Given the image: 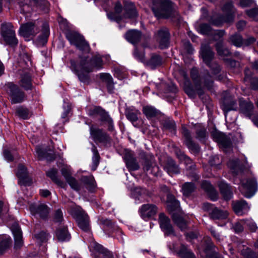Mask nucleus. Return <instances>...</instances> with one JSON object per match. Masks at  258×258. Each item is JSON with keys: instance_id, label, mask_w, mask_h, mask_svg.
I'll return each mask as SVG.
<instances>
[{"instance_id": "nucleus-15", "label": "nucleus", "mask_w": 258, "mask_h": 258, "mask_svg": "<svg viewBox=\"0 0 258 258\" xmlns=\"http://www.w3.org/2000/svg\"><path fill=\"white\" fill-rule=\"evenodd\" d=\"M76 220L79 227L82 230L85 231L89 230V218L86 214L80 212L76 215Z\"/></svg>"}, {"instance_id": "nucleus-45", "label": "nucleus", "mask_w": 258, "mask_h": 258, "mask_svg": "<svg viewBox=\"0 0 258 258\" xmlns=\"http://www.w3.org/2000/svg\"><path fill=\"white\" fill-rule=\"evenodd\" d=\"M241 252L244 258H257L255 253L247 247L243 249Z\"/></svg>"}, {"instance_id": "nucleus-22", "label": "nucleus", "mask_w": 258, "mask_h": 258, "mask_svg": "<svg viewBox=\"0 0 258 258\" xmlns=\"http://www.w3.org/2000/svg\"><path fill=\"white\" fill-rule=\"evenodd\" d=\"M233 208L234 212L238 215H242L247 212L249 208L244 201L237 202L233 204Z\"/></svg>"}, {"instance_id": "nucleus-55", "label": "nucleus", "mask_w": 258, "mask_h": 258, "mask_svg": "<svg viewBox=\"0 0 258 258\" xmlns=\"http://www.w3.org/2000/svg\"><path fill=\"white\" fill-rule=\"evenodd\" d=\"M239 161L238 159L236 160L229 161L228 163V166L231 169L235 170L237 169L239 165Z\"/></svg>"}, {"instance_id": "nucleus-63", "label": "nucleus", "mask_w": 258, "mask_h": 258, "mask_svg": "<svg viewBox=\"0 0 258 258\" xmlns=\"http://www.w3.org/2000/svg\"><path fill=\"white\" fill-rule=\"evenodd\" d=\"M252 3V0H240L239 4L241 7H246L250 6Z\"/></svg>"}, {"instance_id": "nucleus-28", "label": "nucleus", "mask_w": 258, "mask_h": 258, "mask_svg": "<svg viewBox=\"0 0 258 258\" xmlns=\"http://www.w3.org/2000/svg\"><path fill=\"white\" fill-rule=\"evenodd\" d=\"M200 31L203 34H210L215 33L220 37L223 36L224 32L222 31H213L210 26L207 24H202L200 26Z\"/></svg>"}, {"instance_id": "nucleus-42", "label": "nucleus", "mask_w": 258, "mask_h": 258, "mask_svg": "<svg viewBox=\"0 0 258 258\" xmlns=\"http://www.w3.org/2000/svg\"><path fill=\"white\" fill-rule=\"evenodd\" d=\"M17 175L21 180H24V179L27 177V170L23 165H20L19 166Z\"/></svg>"}, {"instance_id": "nucleus-30", "label": "nucleus", "mask_w": 258, "mask_h": 258, "mask_svg": "<svg viewBox=\"0 0 258 258\" xmlns=\"http://www.w3.org/2000/svg\"><path fill=\"white\" fill-rule=\"evenodd\" d=\"M56 236L60 241H68L70 239V235L66 228H59L56 231Z\"/></svg>"}, {"instance_id": "nucleus-27", "label": "nucleus", "mask_w": 258, "mask_h": 258, "mask_svg": "<svg viewBox=\"0 0 258 258\" xmlns=\"http://www.w3.org/2000/svg\"><path fill=\"white\" fill-rule=\"evenodd\" d=\"M218 186L224 198L226 200L230 199L232 197V193L229 185L225 182L221 181L219 183Z\"/></svg>"}, {"instance_id": "nucleus-33", "label": "nucleus", "mask_w": 258, "mask_h": 258, "mask_svg": "<svg viewBox=\"0 0 258 258\" xmlns=\"http://www.w3.org/2000/svg\"><path fill=\"white\" fill-rule=\"evenodd\" d=\"M100 78L107 84V88L109 91H111L113 89V81L112 78L109 74H101L100 75Z\"/></svg>"}, {"instance_id": "nucleus-14", "label": "nucleus", "mask_w": 258, "mask_h": 258, "mask_svg": "<svg viewBox=\"0 0 258 258\" xmlns=\"http://www.w3.org/2000/svg\"><path fill=\"white\" fill-rule=\"evenodd\" d=\"M157 212V208L154 205L145 204L140 209L141 216L146 219L154 216Z\"/></svg>"}, {"instance_id": "nucleus-64", "label": "nucleus", "mask_w": 258, "mask_h": 258, "mask_svg": "<svg viewBox=\"0 0 258 258\" xmlns=\"http://www.w3.org/2000/svg\"><path fill=\"white\" fill-rule=\"evenodd\" d=\"M246 22L245 21H239L236 24V27L238 30H242L246 25Z\"/></svg>"}, {"instance_id": "nucleus-31", "label": "nucleus", "mask_w": 258, "mask_h": 258, "mask_svg": "<svg viewBox=\"0 0 258 258\" xmlns=\"http://www.w3.org/2000/svg\"><path fill=\"white\" fill-rule=\"evenodd\" d=\"M173 249L177 251L178 254L183 258H195V255L192 252L188 250L186 247L184 246H182V248L180 250H178L175 247H173Z\"/></svg>"}, {"instance_id": "nucleus-2", "label": "nucleus", "mask_w": 258, "mask_h": 258, "mask_svg": "<svg viewBox=\"0 0 258 258\" xmlns=\"http://www.w3.org/2000/svg\"><path fill=\"white\" fill-rule=\"evenodd\" d=\"M156 17L158 18H168L172 10V5L169 0H156L152 8Z\"/></svg>"}, {"instance_id": "nucleus-34", "label": "nucleus", "mask_w": 258, "mask_h": 258, "mask_svg": "<svg viewBox=\"0 0 258 258\" xmlns=\"http://www.w3.org/2000/svg\"><path fill=\"white\" fill-rule=\"evenodd\" d=\"M195 185L191 182L185 183L182 185L183 194L185 196H188L195 189Z\"/></svg>"}, {"instance_id": "nucleus-18", "label": "nucleus", "mask_w": 258, "mask_h": 258, "mask_svg": "<svg viewBox=\"0 0 258 258\" xmlns=\"http://www.w3.org/2000/svg\"><path fill=\"white\" fill-rule=\"evenodd\" d=\"M157 41L159 43L160 47L164 48L168 45L169 32L167 29H162L158 31L157 34Z\"/></svg>"}, {"instance_id": "nucleus-4", "label": "nucleus", "mask_w": 258, "mask_h": 258, "mask_svg": "<svg viewBox=\"0 0 258 258\" xmlns=\"http://www.w3.org/2000/svg\"><path fill=\"white\" fill-rule=\"evenodd\" d=\"M2 35L7 44L11 46L17 45L18 41L16 37L13 26L11 23L2 24Z\"/></svg>"}, {"instance_id": "nucleus-59", "label": "nucleus", "mask_w": 258, "mask_h": 258, "mask_svg": "<svg viewBox=\"0 0 258 258\" xmlns=\"http://www.w3.org/2000/svg\"><path fill=\"white\" fill-rule=\"evenodd\" d=\"M36 153L39 159H42L44 157H45L44 156L43 151L39 146L36 147Z\"/></svg>"}, {"instance_id": "nucleus-43", "label": "nucleus", "mask_w": 258, "mask_h": 258, "mask_svg": "<svg viewBox=\"0 0 258 258\" xmlns=\"http://www.w3.org/2000/svg\"><path fill=\"white\" fill-rule=\"evenodd\" d=\"M140 114V112L138 110L133 111L132 110H128L126 112V116L128 119L130 121L134 122L138 120V114Z\"/></svg>"}, {"instance_id": "nucleus-48", "label": "nucleus", "mask_w": 258, "mask_h": 258, "mask_svg": "<svg viewBox=\"0 0 258 258\" xmlns=\"http://www.w3.org/2000/svg\"><path fill=\"white\" fill-rule=\"evenodd\" d=\"M67 181L73 189L76 190H78L80 189V186L79 183L73 177L67 180Z\"/></svg>"}, {"instance_id": "nucleus-17", "label": "nucleus", "mask_w": 258, "mask_h": 258, "mask_svg": "<svg viewBox=\"0 0 258 258\" xmlns=\"http://www.w3.org/2000/svg\"><path fill=\"white\" fill-rule=\"evenodd\" d=\"M182 133L185 138V144L187 146V147L190 150L195 152L199 151V146L192 142L189 132L184 125H182Z\"/></svg>"}, {"instance_id": "nucleus-25", "label": "nucleus", "mask_w": 258, "mask_h": 258, "mask_svg": "<svg viewBox=\"0 0 258 258\" xmlns=\"http://www.w3.org/2000/svg\"><path fill=\"white\" fill-rule=\"evenodd\" d=\"M164 168L170 175L179 173L178 166L175 164L174 161L171 158L168 159Z\"/></svg>"}, {"instance_id": "nucleus-29", "label": "nucleus", "mask_w": 258, "mask_h": 258, "mask_svg": "<svg viewBox=\"0 0 258 258\" xmlns=\"http://www.w3.org/2000/svg\"><path fill=\"white\" fill-rule=\"evenodd\" d=\"M217 140L220 144V148L224 149L230 148L231 145V141L230 139L225 137V135L222 134H219Z\"/></svg>"}, {"instance_id": "nucleus-32", "label": "nucleus", "mask_w": 258, "mask_h": 258, "mask_svg": "<svg viewBox=\"0 0 258 258\" xmlns=\"http://www.w3.org/2000/svg\"><path fill=\"white\" fill-rule=\"evenodd\" d=\"M172 219L174 222L177 224L181 230L185 229L186 228V223L184 219L179 215L173 213L172 215Z\"/></svg>"}, {"instance_id": "nucleus-61", "label": "nucleus", "mask_w": 258, "mask_h": 258, "mask_svg": "<svg viewBox=\"0 0 258 258\" xmlns=\"http://www.w3.org/2000/svg\"><path fill=\"white\" fill-rule=\"evenodd\" d=\"M43 41L46 42L47 40V38L49 36V28L47 25H45L44 27V30H43Z\"/></svg>"}, {"instance_id": "nucleus-49", "label": "nucleus", "mask_w": 258, "mask_h": 258, "mask_svg": "<svg viewBox=\"0 0 258 258\" xmlns=\"http://www.w3.org/2000/svg\"><path fill=\"white\" fill-rule=\"evenodd\" d=\"M62 175L64 177L66 180H68L71 176V172L70 167L68 166H64L61 170Z\"/></svg>"}, {"instance_id": "nucleus-1", "label": "nucleus", "mask_w": 258, "mask_h": 258, "mask_svg": "<svg viewBox=\"0 0 258 258\" xmlns=\"http://www.w3.org/2000/svg\"><path fill=\"white\" fill-rule=\"evenodd\" d=\"M102 60L99 55H95L90 62L86 59L81 60L80 63L74 66L76 73L80 80L83 82H87L89 80L88 73L92 71L93 68L99 69L102 67Z\"/></svg>"}, {"instance_id": "nucleus-54", "label": "nucleus", "mask_w": 258, "mask_h": 258, "mask_svg": "<svg viewBox=\"0 0 258 258\" xmlns=\"http://www.w3.org/2000/svg\"><path fill=\"white\" fill-rule=\"evenodd\" d=\"M134 56L141 61L144 62V53L142 51H139L138 49H136L134 52Z\"/></svg>"}, {"instance_id": "nucleus-20", "label": "nucleus", "mask_w": 258, "mask_h": 258, "mask_svg": "<svg viewBox=\"0 0 258 258\" xmlns=\"http://www.w3.org/2000/svg\"><path fill=\"white\" fill-rule=\"evenodd\" d=\"M201 54L203 57L204 61L209 65L210 61L213 58L214 54L210 47L208 45H202Z\"/></svg>"}, {"instance_id": "nucleus-23", "label": "nucleus", "mask_w": 258, "mask_h": 258, "mask_svg": "<svg viewBox=\"0 0 258 258\" xmlns=\"http://www.w3.org/2000/svg\"><path fill=\"white\" fill-rule=\"evenodd\" d=\"M19 86L26 90H31L32 88L31 79L28 74L21 75L19 81Z\"/></svg>"}, {"instance_id": "nucleus-19", "label": "nucleus", "mask_w": 258, "mask_h": 258, "mask_svg": "<svg viewBox=\"0 0 258 258\" xmlns=\"http://www.w3.org/2000/svg\"><path fill=\"white\" fill-rule=\"evenodd\" d=\"M201 187L207 193L212 200L215 201L217 199L218 193L209 182L203 181L202 183Z\"/></svg>"}, {"instance_id": "nucleus-53", "label": "nucleus", "mask_w": 258, "mask_h": 258, "mask_svg": "<svg viewBox=\"0 0 258 258\" xmlns=\"http://www.w3.org/2000/svg\"><path fill=\"white\" fill-rule=\"evenodd\" d=\"M256 39L252 36H249L246 39L243 40L242 46H248L253 43Z\"/></svg>"}, {"instance_id": "nucleus-24", "label": "nucleus", "mask_w": 258, "mask_h": 258, "mask_svg": "<svg viewBox=\"0 0 258 258\" xmlns=\"http://www.w3.org/2000/svg\"><path fill=\"white\" fill-rule=\"evenodd\" d=\"M240 108L241 112L246 116L250 117L252 115L253 105L251 102L241 101Z\"/></svg>"}, {"instance_id": "nucleus-56", "label": "nucleus", "mask_w": 258, "mask_h": 258, "mask_svg": "<svg viewBox=\"0 0 258 258\" xmlns=\"http://www.w3.org/2000/svg\"><path fill=\"white\" fill-rule=\"evenodd\" d=\"M246 225L248 226L250 230L253 232L256 231L257 226L256 224L251 220H246Z\"/></svg>"}, {"instance_id": "nucleus-41", "label": "nucleus", "mask_w": 258, "mask_h": 258, "mask_svg": "<svg viewBox=\"0 0 258 258\" xmlns=\"http://www.w3.org/2000/svg\"><path fill=\"white\" fill-rule=\"evenodd\" d=\"M16 114L19 117L27 119L29 116V112L26 108L22 107H18L16 110Z\"/></svg>"}, {"instance_id": "nucleus-11", "label": "nucleus", "mask_w": 258, "mask_h": 258, "mask_svg": "<svg viewBox=\"0 0 258 258\" xmlns=\"http://www.w3.org/2000/svg\"><path fill=\"white\" fill-rule=\"evenodd\" d=\"M11 229L15 239V248H19L23 245L22 231L18 224L16 222L11 225Z\"/></svg>"}, {"instance_id": "nucleus-3", "label": "nucleus", "mask_w": 258, "mask_h": 258, "mask_svg": "<svg viewBox=\"0 0 258 258\" xmlns=\"http://www.w3.org/2000/svg\"><path fill=\"white\" fill-rule=\"evenodd\" d=\"M6 91L10 96L12 103H20L26 98L24 92L21 91L17 85L13 83H8L6 85Z\"/></svg>"}, {"instance_id": "nucleus-62", "label": "nucleus", "mask_w": 258, "mask_h": 258, "mask_svg": "<svg viewBox=\"0 0 258 258\" xmlns=\"http://www.w3.org/2000/svg\"><path fill=\"white\" fill-rule=\"evenodd\" d=\"M206 136L205 130L204 128L201 129L197 132V138L200 140L204 139Z\"/></svg>"}, {"instance_id": "nucleus-21", "label": "nucleus", "mask_w": 258, "mask_h": 258, "mask_svg": "<svg viewBox=\"0 0 258 258\" xmlns=\"http://www.w3.org/2000/svg\"><path fill=\"white\" fill-rule=\"evenodd\" d=\"M167 208L169 212L176 214L179 210V204L172 196H169L167 201Z\"/></svg>"}, {"instance_id": "nucleus-8", "label": "nucleus", "mask_w": 258, "mask_h": 258, "mask_svg": "<svg viewBox=\"0 0 258 258\" xmlns=\"http://www.w3.org/2000/svg\"><path fill=\"white\" fill-rule=\"evenodd\" d=\"M39 31L38 26L33 22L26 23L22 25L19 29V34L24 37L35 35Z\"/></svg>"}, {"instance_id": "nucleus-52", "label": "nucleus", "mask_w": 258, "mask_h": 258, "mask_svg": "<svg viewBox=\"0 0 258 258\" xmlns=\"http://www.w3.org/2000/svg\"><path fill=\"white\" fill-rule=\"evenodd\" d=\"M63 214L61 210L58 209L54 214V219L56 222H60L62 220Z\"/></svg>"}, {"instance_id": "nucleus-40", "label": "nucleus", "mask_w": 258, "mask_h": 258, "mask_svg": "<svg viewBox=\"0 0 258 258\" xmlns=\"http://www.w3.org/2000/svg\"><path fill=\"white\" fill-rule=\"evenodd\" d=\"M36 212L42 218H45L48 213V207L45 205H40L36 209Z\"/></svg>"}, {"instance_id": "nucleus-46", "label": "nucleus", "mask_w": 258, "mask_h": 258, "mask_svg": "<svg viewBox=\"0 0 258 258\" xmlns=\"http://www.w3.org/2000/svg\"><path fill=\"white\" fill-rule=\"evenodd\" d=\"M246 13L250 18L254 20H258V7L254 9L247 10L246 11Z\"/></svg>"}, {"instance_id": "nucleus-6", "label": "nucleus", "mask_w": 258, "mask_h": 258, "mask_svg": "<svg viewBox=\"0 0 258 258\" xmlns=\"http://www.w3.org/2000/svg\"><path fill=\"white\" fill-rule=\"evenodd\" d=\"M256 182L255 179L241 181V184L239 187L241 194L246 198H250L252 197L256 191Z\"/></svg>"}, {"instance_id": "nucleus-12", "label": "nucleus", "mask_w": 258, "mask_h": 258, "mask_svg": "<svg viewBox=\"0 0 258 258\" xmlns=\"http://www.w3.org/2000/svg\"><path fill=\"white\" fill-rule=\"evenodd\" d=\"M204 208L208 211L210 209H212V212L210 213V215L211 218L213 219H226L228 216V213L227 211L219 210L217 208L213 209L212 206L208 203L204 204Z\"/></svg>"}, {"instance_id": "nucleus-5", "label": "nucleus", "mask_w": 258, "mask_h": 258, "mask_svg": "<svg viewBox=\"0 0 258 258\" xmlns=\"http://www.w3.org/2000/svg\"><path fill=\"white\" fill-rule=\"evenodd\" d=\"M223 11L227 14L226 18L223 19L219 18V20L212 19L211 23L215 26H220L223 23H230L234 20V9L231 2H228L223 7Z\"/></svg>"}, {"instance_id": "nucleus-38", "label": "nucleus", "mask_w": 258, "mask_h": 258, "mask_svg": "<svg viewBox=\"0 0 258 258\" xmlns=\"http://www.w3.org/2000/svg\"><path fill=\"white\" fill-rule=\"evenodd\" d=\"M57 173L56 169H52L47 172V175L57 184L61 185L63 183L57 178Z\"/></svg>"}, {"instance_id": "nucleus-16", "label": "nucleus", "mask_w": 258, "mask_h": 258, "mask_svg": "<svg viewBox=\"0 0 258 258\" xmlns=\"http://www.w3.org/2000/svg\"><path fill=\"white\" fill-rule=\"evenodd\" d=\"M92 115H97L99 116V118L102 121H107L109 124V130H112L113 126H112V120L109 117L107 113L101 107H95L92 110Z\"/></svg>"}, {"instance_id": "nucleus-57", "label": "nucleus", "mask_w": 258, "mask_h": 258, "mask_svg": "<svg viewBox=\"0 0 258 258\" xmlns=\"http://www.w3.org/2000/svg\"><path fill=\"white\" fill-rule=\"evenodd\" d=\"M63 109L64 111L61 115V117L62 118H65L68 116V114L70 112L71 107L69 104H66V105L64 106Z\"/></svg>"}, {"instance_id": "nucleus-47", "label": "nucleus", "mask_w": 258, "mask_h": 258, "mask_svg": "<svg viewBox=\"0 0 258 258\" xmlns=\"http://www.w3.org/2000/svg\"><path fill=\"white\" fill-rule=\"evenodd\" d=\"M216 48L217 52L220 55H228L229 54V50L225 48L221 43L217 44Z\"/></svg>"}, {"instance_id": "nucleus-35", "label": "nucleus", "mask_w": 258, "mask_h": 258, "mask_svg": "<svg viewBox=\"0 0 258 258\" xmlns=\"http://www.w3.org/2000/svg\"><path fill=\"white\" fill-rule=\"evenodd\" d=\"M162 59L161 57L156 54L152 55L150 60L147 62V64L151 68H154L161 64Z\"/></svg>"}, {"instance_id": "nucleus-36", "label": "nucleus", "mask_w": 258, "mask_h": 258, "mask_svg": "<svg viewBox=\"0 0 258 258\" xmlns=\"http://www.w3.org/2000/svg\"><path fill=\"white\" fill-rule=\"evenodd\" d=\"M143 113L148 118H151L155 116L157 114V110L150 106H147L143 107Z\"/></svg>"}, {"instance_id": "nucleus-50", "label": "nucleus", "mask_w": 258, "mask_h": 258, "mask_svg": "<svg viewBox=\"0 0 258 258\" xmlns=\"http://www.w3.org/2000/svg\"><path fill=\"white\" fill-rule=\"evenodd\" d=\"M92 152L93 153V156L92 158V160H93V164L95 165V168L94 169L95 170L96 166L98 165V164L99 163V154L96 150V148L94 146H93V147L92 148Z\"/></svg>"}, {"instance_id": "nucleus-26", "label": "nucleus", "mask_w": 258, "mask_h": 258, "mask_svg": "<svg viewBox=\"0 0 258 258\" xmlns=\"http://www.w3.org/2000/svg\"><path fill=\"white\" fill-rule=\"evenodd\" d=\"M141 36L140 32L137 30L128 31L125 35L127 40L133 44H135L138 42L141 38Z\"/></svg>"}, {"instance_id": "nucleus-7", "label": "nucleus", "mask_w": 258, "mask_h": 258, "mask_svg": "<svg viewBox=\"0 0 258 258\" xmlns=\"http://www.w3.org/2000/svg\"><path fill=\"white\" fill-rule=\"evenodd\" d=\"M67 37L70 43L75 45L76 47L81 50L88 51L89 50V45L86 42L83 37L76 32H69L67 34Z\"/></svg>"}, {"instance_id": "nucleus-44", "label": "nucleus", "mask_w": 258, "mask_h": 258, "mask_svg": "<svg viewBox=\"0 0 258 258\" xmlns=\"http://www.w3.org/2000/svg\"><path fill=\"white\" fill-rule=\"evenodd\" d=\"M11 243V238L10 237H6L0 243V253L3 252L8 248Z\"/></svg>"}, {"instance_id": "nucleus-9", "label": "nucleus", "mask_w": 258, "mask_h": 258, "mask_svg": "<svg viewBox=\"0 0 258 258\" xmlns=\"http://www.w3.org/2000/svg\"><path fill=\"white\" fill-rule=\"evenodd\" d=\"M90 135L95 142L107 144L110 141V137L101 130L91 126L90 129Z\"/></svg>"}, {"instance_id": "nucleus-37", "label": "nucleus", "mask_w": 258, "mask_h": 258, "mask_svg": "<svg viewBox=\"0 0 258 258\" xmlns=\"http://www.w3.org/2000/svg\"><path fill=\"white\" fill-rule=\"evenodd\" d=\"M126 17L129 18H133L136 17L137 15V11L135 9L134 5L130 3L126 6Z\"/></svg>"}, {"instance_id": "nucleus-39", "label": "nucleus", "mask_w": 258, "mask_h": 258, "mask_svg": "<svg viewBox=\"0 0 258 258\" xmlns=\"http://www.w3.org/2000/svg\"><path fill=\"white\" fill-rule=\"evenodd\" d=\"M231 42L236 46H242L243 39L242 37L237 34L232 35L230 38Z\"/></svg>"}, {"instance_id": "nucleus-13", "label": "nucleus", "mask_w": 258, "mask_h": 258, "mask_svg": "<svg viewBox=\"0 0 258 258\" xmlns=\"http://www.w3.org/2000/svg\"><path fill=\"white\" fill-rule=\"evenodd\" d=\"M124 158L129 171L137 170L140 168V165L132 152H126L124 155Z\"/></svg>"}, {"instance_id": "nucleus-51", "label": "nucleus", "mask_w": 258, "mask_h": 258, "mask_svg": "<svg viewBox=\"0 0 258 258\" xmlns=\"http://www.w3.org/2000/svg\"><path fill=\"white\" fill-rule=\"evenodd\" d=\"M143 168L145 171H150V173L154 175L156 174L155 171L158 169L157 166H155L154 167H152L149 163H147L144 166Z\"/></svg>"}, {"instance_id": "nucleus-58", "label": "nucleus", "mask_w": 258, "mask_h": 258, "mask_svg": "<svg viewBox=\"0 0 258 258\" xmlns=\"http://www.w3.org/2000/svg\"><path fill=\"white\" fill-rule=\"evenodd\" d=\"M165 127L169 130H171V131H175V123L173 120L169 121L165 123Z\"/></svg>"}, {"instance_id": "nucleus-10", "label": "nucleus", "mask_w": 258, "mask_h": 258, "mask_svg": "<svg viewBox=\"0 0 258 258\" xmlns=\"http://www.w3.org/2000/svg\"><path fill=\"white\" fill-rule=\"evenodd\" d=\"M159 222L161 229L166 235L174 234L172 227L170 224V219L164 213L159 214Z\"/></svg>"}, {"instance_id": "nucleus-60", "label": "nucleus", "mask_w": 258, "mask_h": 258, "mask_svg": "<svg viewBox=\"0 0 258 258\" xmlns=\"http://www.w3.org/2000/svg\"><path fill=\"white\" fill-rule=\"evenodd\" d=\"M4 156L5 159L8 161H11L13 159L12 155L8 150H5L4 151Z\"/></svg>"}]
</instances>
